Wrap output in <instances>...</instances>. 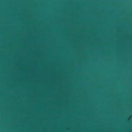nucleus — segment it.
I'll return each instance as SVG.
<instances>
[{"label": "nucleus", "instance_id": "obj_2", "mask_svg": "<svg viewBox=\"0 0 132 132\" xmlns=\"http://www.w3.org/2000/svg\"><path fill=\"white\" fill-rule=\"evenodd\" d=\"M34 4V2L33 3Z\"/></svg>", "mask_w": 132, "mask_h": 132}, {"label": "nucleus", "instance_id": "obj_1", "mask_svg": "<svg viewBox=\"0 0 132 132\" xmlns=\"http://www.w3.org/2000/svg\"><path fill=\"white\" fill-rule=\"evenodd\" d=\"M31 132H33V122H31Z\"/></svg>", "mask_w": 132, "mask_h": 132}]
</instances>
